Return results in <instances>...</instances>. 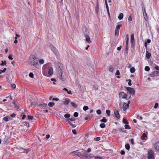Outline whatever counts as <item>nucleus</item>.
<instances>
[{
	"mask_svg": "<svg viewBox=\"0 0 159 159\" xmlns=\"http://www.w3.org/2000/svg\"><path fill=\"white\" fill-rule=\"evenodd\" d=\"M130 72L131 73H134L135 71V69L134 67H132L130 70Z\"/></svg>",
	"mask_w": 159,
	"mask_h": 159,
	"instance_id": "c9c22d12",
	"label": "nucleus"
},
{
	"mask_svg": "<svg viewBox=\"0 0 159 159\" xmlns=\"http://www.w3.org/2000/svg\"><path fill=\"white\" fill-rule=\"evenodd\" d=\"M72 132L74 134H77V132L75 129H73L72 130Z\"/></svg>",
	"mask_w": 159,
	"mask_h": 159,
	"instance_id": "e2e57ef3",
	"label": "nucleus"
},
{
	"mask_svg": "<svg viewBox=\"0 0 159 159\" xmlns=\"http://www.w3.org/2000/svg\"><path fill=\"white\" fill-rule=\"evenodd\" d=\"M158 106V103L156 102L155 103V105L154 107V108L155 109H156Z\"/></svg>",
	"mask_w": 159,
	"mask_h": 159,
	"instance_id": "3c124183",
	"label": "nucleus"
},
{
	"mask_svg": "<svg viewBox=\"0 0 159 159\" xmlns=\"http://www.w3.org/2000/svg\"><path fill=\"white\" fill-rule=\"evenodd\" d=\"M118 129L119 131L121 132H124L126 131L125 130V129L123 127L119 128Z\"/></svg>",
	"mask_w": 159,
	"mask_h": 159,
	"instance_id": "a878e982",
	"label": "nucleus"
},
{
	"mask_svg": "<svg viewBox=\"0 0 159 159\" xmlns=\"http://www.w3.org/2000/svg\"><path fill=\"white\" fill-rule=\"evenodd\" d=\"M29 76L31 78H34V75L32 73L30 72V73L29 74Z\"/></svg>",
	"mask_w": 159,
	"mask_h": 159,
	"instance_id": "de8ad7c7",
	"label": "nucleus"
},
{
	"mask_svg": "<svg viewBox=\"0 0 159 159\" xmlns=\"http://www.w3.org/2000/svg\"><path fill=\"white\" fill-rule=\"evenodd\" d=\"M100 126L102 128H104L105 127L106 125L104 123H102L100 125Z\"/></svg>",
	"mask_w": 159,
	"mask_h": 159,
	"instance_id": "c756f323",
	"label": "nucleus"
},
{
	"mask_svg": "<svg viewBox=\"0 0 159 159\" xmlns=\"http://www.w3.org/2000/svg\"><path fill=\"white\" fill-rule=\"evenodd\" d=\"M125 127L126 129H131V127L128 124L125 125Z\"/></svg>",
	"mask_w": 159,
	"mask_h": 159,
	"instance_id": "f704fd0d",
	"label": "nucleus"
},
{
	"mask_svg": "<svg viewBox=\"0 0 159 159\" xmlns=\"http://www.w3.org/2000/svg\"><path fill=\"white\" fill-rule=\"evenodd\" d=\"M58 70L59 71H60V74L59 75H60V79L64 81L66 79V76L65 74H63L61 71V70L60 67L58 69Z\"/></svg>",
	"mask_w": 159,
	"mask_h": 159,
	"instance_id": "39448f33",
	"label": "nucleus"
},
{
	"mask_svg": "<svg viewBox=\"0 0 159 159\" xmlns=\"http://www.w3.org/2000/svg\"><path fill=\"white\" fill-rule=\"evenodd\" d=\"M52 100H55L56 101H58L59 100V99L57 98H52Z\"/></svg>",
	"mask_w": 159,
	"mask_h": 159,
	"instance_id": "0e129e2a",
	"label": "nucleus"
},
{
	"mask_svg": "<svg viewBox=\"0 0 159 159\" xmlns=\"http://www.w3.org/2000/svg\"><path fill=\"white\" fill-rule=\"evenodd\" d=\"M147 137V134L145 133L143 134L142 136L141 137V139L142 140H144L145 139V138Z\"/></svg>",
	"mask_w": 159,
	"mask_h": 159,
	"instance_id": "412c9836",
	"label": "nucleus"
},
{
	"mask_svg": "<svg viewBox=\"0 0 159 159\" xmlns=\"http://www.w3.org/2000/svg\"><path fill=\"white\" fill-rule=\"evenodd\" d=\"M7 70V68H4L3 70H0V74H1L2 73L5 72Z\"/></svg>",
	"mask_w": 159,
	"mask_h": 159,
	"instance_id": "ea45409f",
	"label": "nucleus"
},
{
	"mask_svg": "<svg viewBox=\"0 0 159 159\" xmlns=\"http://www.w3.org/2000/svg\"><path fill=\"white\" fill-rule=\"evenodd\" d=\"M122 26L121 25H118L116 27L115 31V35H118L119 33V30L120 27Z\"/></svg>",
	"mask_w": 159,
	"mask_h": 159,
	"instance_id": "1a4fd4ad",
	"label": "nucleus"
},
{
	"mask_svg": "<svg viewBox=\"0 0 159 159\" xmlns=\"http://www.w3.org/2000/svg\"><path fill=\"white\" fill-rule=\"evenodd\" d=\"M63 90L66 91V92L69 94H71L72 95V93L71 91V90L68 91V89L66 88H64L63 89Z\"/></svg>",
	"mask_w": 159,
	"mask_h": 159,
	"instance_id": "6ab92c4d",
	"label": "nucleus"
},
{
	"mask_svg": "<svg viewBox=\"0 0 159 159\" xmlns=\"http://www.w3.org/2000/svg\"><path fill=\"white\" fill-rule=\"evenodd\" d=\"M119 95L120 98L126 99L127 100L129 99L131 96L130 95L129 96L128 98L127 97V95L124 92H120L119 93Z\"/></svg>",
	"mask_w": 159,
	"mask_h": 159,
	"instance_id": "f03ea898",
	"label": "nucleus"
},
{
	"mask_svg": "<svg viewBox=\"0 0 159 159\" xmlns=\"http://www.w3.org/2000/svg\"><path fill=\"white\" fill-rule=\"evenodd\" d=\"M98 115H100L101 113V111L100 110H98L96 111Z\"/></svg>",
	"mask_w": 159,
	"mask_h": 159,
	"instance_id": "a18cd8bd",
	"label": "nucleus"
},
{
	"mask_svg": "<svg viewBox=\"0 0 159 159\" xmlns=\"http://www.w3.org/2000/svg\"><path fill=\"white\" fill-rule=\"evenodd\" d=\"M8 58L9 59L11 60H12L13 59V58H12V57L11 55V54H10L9 55Z\"/></svg>",
	"mask_w": 159,
	"mask_h": 159,
	"instance_id": "5fc2aeb1",
	"label": "nucleus"
},
{
	"mask_svg": "<svg viewBox=\"0 0 159 159\" xmlns=\"http://www.w3.org/2000/svg\"><path fill=\"white\" fill-rule=\"evenodd\" d=\"M130 141H131V144L133 145H134V139H130Z\"/></svg>",
	"mask_w": 159,
	"mask_h": 159,
	"instance_id": "338daca9",
	"label": "nucleus"
},
{
	"mask_svg": "<svg viewBox=\"0 0 159 159\" xmlns=\"http://www.w3.org/2000/svg\"><path fill=\"white\" fill-rule=\"evenodd\" d=\"M126 66L128 68H130L131 67V65L130 64L128 63L127 65Z\"/></svg>",
	"mask_w": 159,
	"mask_h": 159,
	"instance_id": "680f3d73",
	"label": "nucleus"
},
{
	"mask_svg": "<svg viewBox=\"0 0 159 159\" xmlns=\"http://www.w3.org/2000/svg\"><path fill=\"white\" fill-rule=\"evenodd\" d=\"M33 65L35 67H36L38 65V61H34L33 62Z\"/></svg>",
	"mask_w": 159,
	"mask_h": 159,
	"instance_id": "72a5a7b5",
	"label": "nucleus"
},
{
	"mask_svg": "<svg viewBox=\"0 0 159 159\" xmlns=\"http://www.w3.org/2000/svg\"><path fill=\"white\" fill-rule=\"evenodd\" d=\"M51 49L52 51L56 55H57L58 54V51L57 49L53 46L51 47Z\"/></svg>",
	"mask_w": 159,
	"mask_h": 159,
	"instance_id": "ddd939ff",
	"label": "nucleus"
},
{
	"mask_svg": "<svg viewBox=\"0 0 159 159\" xmlns=\"http://www.w3.org/2000/svg\"><path fill=\"white\" fill-rule=\"evenodd\" d=\"M73 116L75 117H77L78 116V113L76 112H75Z\"/></svg>",
	"mask_w": 159,
	"mask_h": 159,
	"instance_id": "49530a36",
	"label": "nucleus"
},
{
	"mask_svg": "<svg viewBox=\"0 0 159 159\" xmlns=\"http://www.w3.org/2000/svg\"><path fill=\"white\" fill-rule=\"evenodd\" d=\"M69 123L71 125L72 127H75V125L73 124L71 122H70V121H69Z\"/></svg>",
	"mask_w": 159,
	"mask_h": 159,
	"instance_id": "bf43d9fd",
	"label": "nucleus"
},
{
	"mask_svg": "<svg viewBox=\"0 0 159 159\" xmlns=\"http://www.w3.org/2000/svg\"><path fill=\"white\" fill-rule=\"evenodd\" d=\"M106 112L107 115L108 116H109L110 115V111L109 110H106Z\"/></svg>",
	"mask_w": 159,
	"mask_h": 159,
	"instance_id": "79ce46f5",
	"label": "nucleus"
},
{
	"mask_svg": "<svg viewBox=\"0 0 159 159\" xmlns=\"http://www.w3.org/2000/svg\"><path fill=\"white\" fill-rule=\"evenodd\" d=\"M39 62L40 64H43L44 63V60L43 59H41L39 61Z\"/></svg>",
	"mask_w": 159,
	"mask_h": 159,
	"instance_id": "6e6d98bb",
	"label": "nucleus"
},
{
	"mask_svg": "<svg viewBox=\"0 0 159 159\" xmlns=\"http://www.w3.org/2000/svg\"><path fill=\"white\" fill-rule=\"evenodd\" d=\"M123 122L124 124L126 125L128 124H129V122L128 121L124 118H123Z\"/></svg>",
	"mask_w": 159,
	"mask_h": 159,
	"instance_id": "473e14b6",
	"label": "nucleus"
},
{
	"mask_svg": "<svg viewBox=\"0 0 159 159\" xmlns=\"http://www.w3.org/2000/svg\"><path fill=\"white\" fill-rule=\"evenodd\" d=\"M123 17V14L122 13H120L118 16V18L119 20H121L122 19Z\"/></svg>",
	"mask_w": 159,
	"mask_h": 159,
	"instance_id": "bb28decb",
	"label": "nucleus"
},
{
	"mask_svg": "<svg viewBox=\"0 0 159 159\" xmlns=\"http://www.w3.org/2000/svg\"><path fill=\"white\" fill-rule=\"evenodd\" d=\"M13 104L14 106L16 108L18 109L19 108V106L17 105L16 104V103L15 102H13Z\"/></svg>",
	"mask_w": 159,
	"mask_h": 159,
	"instance_id": "37998d69",
	"label": "nucleus"
},
{
	"mask_svg": "<svg viewBox=\"0 0 159 159\" xmlns=\"http://www.w3.org/2000/svg\"><path fill=\"white\" fill-rule=\"evenodd\" d=\"M128 43L129 41H128V40H126L125 43V52L126 53H128Z\"/></svg>",
	"mask_w": 159,
	"mask_h": 159,
	"instance_id": "dca6fc26",
	"label": "nucleus"
},
{
	"mask_svg": "<svg viewBox=\"0 0 159 159\" xmlns=\"http://www.w3.org/2000/svg\"><path fill=\"white\" fill-rule=\"evenodd\" d=\"M120 153L121 155H123L125 154V152L124 150H121L120 152Z\"/></svg>",
	"mask_w": 159,
	"mask_h": 159,
	"instance_id": "69168bd1",
	"label": "nucleus"
},
{
	"mask_svg": "<svg viewBox=\"0 0 159 159\" xmlns=\"http://www.w3.org/2000/svg\"><path fill=\"white\" fill-rule=\"evenodd\" d=\"M27 117L30 120H32L33 118V116L30 115H28Z\"/></svg>",
	"mask_w": 159,
	"mask_h": 159,
	"instance_id": "4d7b16f0",
	"label": "nucleus"
},
{
	"mask_svg": "<svg viewBox=\"0 0 159 159\" xmlns=\"http://www.w3.org/2000/svg\"><path fill=\"white\" fill-rule=\"evenodd\" d=\"M128 84L129 86H131L132 85V84L131 83V80L130 79H129L128 80Z\"/></svg>",
	"mask_w": 159,
	"mask_h": 159,
	"instance_id": "13d9d810",
	"label": "nucleus"
},
{
	"mask_svg": "<svg viewBox=\"0 0 159 159\" xmlns=\"http://www.w3.org/2000/svg\"><path fill=\"white\" fill-rule=\"evenodd\" d=\"M78 152V150L72 152L71 153L73 154L76 155V154Z\"/></svg>",
	"mask_w": 159,
	"mask_h": 159,
	"instance_id": "603ef678",
	"label": "nucleus"
},
{
	"mask_svg": "<svg viewBox=\"0 0 159 159\" xmlns=\"http://www.w3.org/2000/svg\"><path fill=\"white\" fill-rule=\"evenodd\" d=\"M107 120L106 119L105 117H103L102 119L100 120V121L103 122H106Z\"/></svg>",
	"mask_w": 159,
	"mask_h": 159,
	"instance_id": "393cba45",
	"label": "nucleus"
},
{
	"mask_svg": "<svg viewBox=\"0 0 159 159\" xmlns=\"http://www.w3.org/2000/svg\"><path fill=\"white\" fill-rule=\"evenodd\" d=\"M51 67V64L50 63H47L44 65L43 68L44 70V72H45L47 73L50 67Z\"/></svg>",
	"mask_w": 159,
	"mask_h": 159,
	"instance_id": "7ed1b4c3",
	"label": "nucleus"
},
{
	"mask_svg": "<svg viewBox=\"0 0 159 159\" xmlns=\"http://www.w3.org/2000/svg\"><path fill=\"white\" fill-rule=\"evenodd\" d=\"M129 106V104H127L125 102H124L123 105V110L124 111H126L128 109Z\"/></svg>",
	"mask_w": 159,
	"mask_h": 159,
	"instance_id": "f8f14e48",
	"label": "nucleus"
},
{
	"mask_svg": "<svg viewBox=\"0 0 159 159\" xmlns=\"http://www.w3.org/2000/svg\"><path fill=\"white\" fill-rule=\"evenodd\" d=\"M130 42L131 43L132 45H134V35L133 34H132L131 35Z\"/></svg>",
	"mask_w": 159,
	"mask_h": 159,
	"instance_id": "2eb2a0df",
	"label": "nucleus"
},
{
	"mask_svg": "<svg viewBox=\"0 0 159 159\" xmlns=\"http://www.w3.org/2000/svg\"><path fill=\"white\" fill-rule=\"evenodd\" d=\"M151 54L147 51H146V57L148 59H149L150 58L151 56Z\"/></svg>",
	"mask_w": 159,
	"mask_h": 159,
	"instance_id": "a211bd4d",
	"label": "nucleus"
},
{
	"mask_svg": "<svg viewBox=\"0 0 159 159\" xmlns=\"http://www.w3.org/2000/svg\"><path fill=\"white\" fill-rule=\"evenodd\" d=\"M10 119V117H9L8 116H6L3 118V120L5 121H9Z\"/></svg>",
	"mask_w": 159,
	"mask_h": 159,
	"instance_id": "c85d7f7f",
	"label": "nucleus"
},
{
	"mask_svg": "<svg viewBox=\"0 0 159 159\" xmlns=\"http://www.w3.org/2000/svg\"><path fill=\"white\" fill-rule=\"evenodd\" d=\"M47 106V104L45 103H43L42 104H40L38 105V107H46Z\"/></svg>",
	"mask_w": 159,
	"mask_h": 159,
	"instance_id": "b1692460",
	"label": "nucleus"
},
{
	"mask_svg": "<svg viewBox=\"0 0 159 159\" xmlns=\"http://www.w3.org/2000/svg\"><path fill=\"white\" fill-rule=\"evenodd\" d=\"M148 159H154V152L152 150H149L148 152Z\"/></svg>",
	"mask_w": 159,
	"mask_h": 159,
	"instance_id": "20e7f679",
	"label": "nucleus"
},
{
	"mask_svg": "<svg viewBox=\"0 0 159 159\" xmlns=\"http://www.w3.org/2000/svg\"><path fill=\"white\" fill-rule=\"evenodd\" d=\"M76 155L83 159H87L88 158L87 154L85 153L84 154H82L81 153L78 152L76 154Z\"/></svg>",
	"mask_w": 159,
	"mask_h": 159,
	"instance_id": "0eeeda50",
	"label": "nucleus"
},
{
	"mask_svg": "<svg viewBox=\"0 0 159 159\" xmlns=\"http://www.w3.org/2000/svg\"><path fill=\"white\" fill-rule=\"evenodd\" d=\"M126 90L132 95H134L135 93V90L133 88L129 87H125Z\"/></svg>",
	"mask_w": 159,
	"mask_h": 159,
	"instance_id": "6e6552de",
	"label": "nucleus"
},
{
	"mask_svg": "<svg viewBox=\"0 0 159 159\" xmlns=\"http://www.w3.org/2000/svg\"><path fill=\"white\" fill-rule=\"evenodd\" d=\"M70 104L72 106L75 108H76L78 107V105L76 104L75 102H71Z\"/></svg>",
	"mask_w": 159,
	"mask_h": 159,
	"instance_id": "5701e85b",
	"label": "nucleus"
},
{
	"mask_svg": "<svg viewBox=\"0 0 159 159\" xmlns=\"http://www.w3.org/2000/svg\"><path fill=\"white\" fill-rule=\"evenodd\" d=\"M99 6H98V2H97V6H96V8H95V11H96V13L98 14V13L99 12Z\"/></svg>",
	"mask_w": 159,
	"mask_h": 159,
	"instance_id": "4be33fe9",
	"label": "nucleus"
},
{
	"mask_svg": "<svg viewBox=\"0 0 159 159\" xmlns=\"http://www.w3.org/2000/svg\"><path fill=\"white\" fill-rule=\"evenodd\" d=\"M132 17L131 16H129L128 18V20L129 21H132Z\"/></svg>",
	"mask_w": 159,
	"mask_h": 159,
	"instance_id": "052dcab7",
	"label": "nucleus"
},
{
	"mask_svg": "<svg viewBox=\"0 0 159 159\" xmlns=\"http://www.w3.org/2000/svg\"><path fill=\"white\" fill-rule=\"evenodd\" d=\"M84 34L86 38V40L88 43H90L91 41L90 40V37L89 36V30H85V32H84Z\"/></svg>",
	"mask_w": 159,
	"mask_h": 159,
	"instance_id": "f257e3e1",
	"label": "nucleus"
},
{
	"mask_svg": "<svg viewBox=\"0 0 159 159\" xmlns=\"http://www.w3.org/2000/svg\"><path fill=\"white\" fill-rule=\"evenodd\" d=\"M68 121L69 122L70 121L69 120H70L71 121H74L75 120V119L74 118H70L68 120Z\"/></svg>",
	"mask_w": 159,
	"mask_h": 159,
	"instance_id": "09e8293b",
	"label": "nucleus"
},
{
	"mask_svg": "<svg viewBox=\"0 0 159 159\" xmlns=\"http://www.w3.org/2000/svg\"><path fill=\"white\" fill-rule=\"evenodd\" d=\"M94 140L96 141H99L100 140V138L99 137H97L94 138Z\"/></svg>",
	"mask_w": 159,
	"mask_h": 159,
	"instance_id": "864d4df0",
	"label": "nucleus"
},
{
	"mask_svg": "<svg viewBox=\"0 0 159 159\" xmlns=\"http://www.w3.org/2000/svg\"><path fill=\"white\" fill-rule=\"evenodd\" d=\"M47 72H48V73L49 75H52L53 73L52 67H50L49 69Z\"/></svg>",
	"mask_w": 159,
	"mask_h": 159,
	"instance_id": "f3484780",
	"label": "nucleus"
},
{
	"mask_svg": "<svg viewBox=\"0 0 159 159\" xmlns=\"http://www.w3.org/2000/svg\"><path fill=\"white\" fill-rule=\"evenodd\" d=\"M150 67L147 66H146L145 67V70L147 71H148L150 70Z\"/></svg>",
	"mask_w": 159,
	"mask_h": 159,
	"instance_id": "a19ab883",
	"label": "nucleus"
},
{
	"mask_svg": "<svg viewBox=\"0 0 159 159\" xmlns=\"http://www.w3.org/2000/svg\"><path fill=\"white\" fill-rule=\"evenodd\" d=\"M154 147L157 151H159V141L155 143Z\"/></svg>",
	"mask_w": 159,
	"mask_h": 159,
	"instance_id": "4468645a",
	"label": "nucleus"
},
{
	"mask_svg": "<svg viewBox=\"0 0 159 159\" xmlns=\"http://www.w3.org/2000/svg\"><path fill=\"white\" fill-rule=\"evenodd\" d=\"M70 102V100L68 98H66L65 99V101L64 102V103L65 105H67Z\"/></svg>",
	"mask_w": 159,
	"mask_h": 159,
	"instance_id": "aec40b11",
	"label": "nucleus"
},
{
	"mask_svg": "<svg viewBox=\"0 0 159 159\" xmlns=\"http://www.w3.org/2000/svg\"><path fill=\"white\" fill-rule=\"evenodd\" d=\"M114 114L116 116V117L118 119H120V115L119 113V112L117 110H115L114 111Z\"/></svg>",
	"mask_w": 159,
	"mask_h": 159,
	"instance_id": "9b49d317",
	"label": "nucleus"
},
{
	"mask_svg": "<svg viewBox=\"0 0 159 159\" xmlns=\"http://www.w3.org/2000/svg\"><path fill=\"white\" fill-rule=\"evenodd\" d=\"M64 117L66 118H68L70 117V115L69 114H66L64 115Z\"/></svg>",
	"mask_w": 159,
	"mask_h": 159,
	"instance_id": "4c0bfd02",
	"label": "nucleus"
},
{
	"mask_svg": "<svg viewBox=\"0 0 159 159\" xmlns=\"http://www.w3.org/2000/svg\"><path fill=\"white\" fill-rule=\"evenodd\" d=\"M125 148L126 149L128 150H129L130 149V146L129 144V143H127L125 145Z\"/></svg>",
	"mask_w": 159,
	"mask_h": 159,
	"instance_id": "cd10ccee",
	"label": "nucleus"
},
{
	"mask_svg": "<svg viewBox=\"0 0 159 159\" xmlns=\"http://www.w3.org/2000/svg\"><path fill=\"white\" fill-rule=\"evenodd\" d=\"M150 77H154L159 76V71H154L151 73L149 75Z\"/></svg>",
	"mask_w": 159,
	"mask_h": 159,
	"instance_id": "9d476101",
	"label": "nucleus"
},
{
	"mask_svg": "<svg viewBox=\"0 0 159 159\" xmlns=\"http://www.w3.org/2000/svg\"><path fill=\"white\" fill-rule=\"evenodd\" d=\"M55 104V103L52 102H50L48 104V105L49 107H53Z\"/></svg>",
	"mask_w": 159,
	"mask_h": 159,
	"instance_id": "7c9ffc66",
	"label": "nucleus"
},
{
	"mask_svg": "<svg viewBox=\"0 0 159 159\" xmlns=\"http://www.w3.org/2000/svg\"><path fill=\"white\" fill-rule=\"evenodd\" d=\"M88 109H89V107L87 106H84L83 107V109L85 111H86V110H87Z\"/></svg>",
	"mask_w": 159,
	"mask_h": 159,
	"instance_id": "58836bf2",
	"label": "nucleus"
},
{
	"mask_svg": "<svg viewBox=\"0 0 159 159\" xmlns=\"http://www.w3.org/2000/svg\"><path fill=\"white\" fill-rule=\"evenodd\" d=\"M33 59L34 60V61H35V62L38 61H39V59L35 57H34Z\"/></svg>",
	"mask_w": 159,
	"mask_h": 159,
	"instance_id": "8fccbe9b",
	"label": "nucleus"
},
{
	"mask_svg": "<svg viewBox=\"0 0 159 159\" xmlns=\"http://www.w3.org/2000/svg\"><path fill=\"white\" fill-rule=\"evenodd\" d=\"M1 62L2 63L0 64V65L1 66H4L7 64L6 61H2Z\"/></svg>",
	"mask_w": 159,
	"mask_h": 159,
	"instance_id": "2f4dec72",
	"label": "nucleus"
},
{
	"mask_svg": "<svg viewBox=\"0 0 159 159\" xmlns=\"http://www.w3.org/2000/svg\"><path fill=\"white\" fill-rule=\"evenodd\" d=\"M142 8L143 12V14L144 18L146 20H147L148 19L147 15L146 12L145 8L144 7V5L142 3Z\"/></svg>",
	"mask_w": 159,
	"mask_h": 159,
	"instance_id": "423d86ee",
	"label": "nucleus"
},
{
	"mask_svg": "<svg viewBox=\"0 0 159 159\" xmlns=\"http://www.w3.org/2000/svg\"><path fill=\"white\" fill-rule=\"evenodd\" d=\"M113 68L111 66H110L109 67V70L110 72H113Z\"/></svg>",
	"mask_w": 159,
	"mask_h": 159,
	"instance_id": "c03bdc74",
	"label": "nucleus"
},
{
	"mask_svg": "<svg viewBox=\"0 0 159 159\" xmlns=\"http://www.w3.org/2000/svg\"><path fill=\"white\" fill-rule=\"evenodd\" d=\"M154 68L157 70H159V67L158 66H156Z\"/></svg>",
	"mask_w": 159,
	"mask_h": 159,
	"instance_id": "774afa93",
	"label": "nucleus"
},
{
	"mask_svg": "<svg viewBox=\"0 0 159 159\" xmlns=\"http://www.w3.org/2000/svg\"><path fill=\"white\" fill-rule=\"evenodd\" d=\"M120 74L119 71L118 70H117L116 71V75H118L117 77L118 78H120V77L118 75H119Z\"/></svg>",
	"mask_w": 159,
	"mask_h": 159,
	"instance_id": "e433bc0d",
	"label": "nucleus"
}]
</instances>
